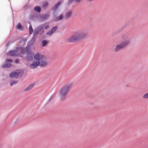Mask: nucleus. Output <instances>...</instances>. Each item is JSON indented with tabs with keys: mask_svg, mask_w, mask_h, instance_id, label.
I'll use <instances>...</instances> for the list:
<instances>
[{
	"mask_svg": "<svg viewBox=\"0 0 148 148\" xmlns=\"http://www.w3.org/2000/svg\"><path fill=\"white\" fill-rule=\"evenodd\" d=\"M42 47H45L48 44L47 41L46 40H43L42 42Z\"/></svg>",
	"mask_w": 148,
	"mask_h": 148,
	"instance_id": "obj_14",
	"label": "nucleus"
},
{
	"mask_svg": "<svg viewBox=\"0 0 148 148\" xmlns=\"http://www.w3.org/2000/svg\"><path fill=\"white\" fill-rule=\"evenodd\" d=\"M73 0H69L68 1V4H70L72 3V2Z\"/></svg>",
	"mask_w": 148,
	"mask_h": 148,
	"instance_id": "obj_28",
	"label": "nucleus"
},
{
	"mask_svg": "<svg viewBox=\"0 0 148 148\" xmlns=\"http://www.w3.org/2000/svg\"><path fill=\"white\" fill-rule=\"evenodd\" d=\"M57 27L56 26L53 27L51 29V30L48 31L47 33V34L48 35L51 36V35L56 30Z\"/></svg>",
	"mask_w": 148,
	"mask_h": 148,
	"instance_id": "obj_11",
	"label": "nucleus"
},
{
	"mask_svg": "<svg viewBox=\"0 0 148 148\" xmlns=\"http://www.w3.org/2000/svg\"><path fill=\"white\" fill-rule=\"evenodd\" d=\"M36 40V36L34 35L32 38L28 42L27 45L30 46L33 44Z\"/></svg>",
	"mask_w": 148,
	"mask_h": 148,
	"instance_id": "obj_12",
	"label": "nucleus"
},
{
	"mask_svg": "<svg viewBox=\"0 0 148 148\" xmlns=\"http://www.w3.org/2000/svg\"><path fill=\"white\" fill-rule=\"evenodd\" d=\"M40 26L43 29H47L49 27V25L48 23L42 24Z\"/></svg>",
	"mask_w": 148,
	"mask_h": 148,
	"instance_id": "obj_13",
	"label": "nucleus"
},
{
	"mask_svg": "<svg viewBox=\"0 0 148 148\" xmlns=\"http://www.w3.org/2000/svg\"><path fill=\"white\" fill-rule=\"evenodd\" d=\"M72 14V12L71 11H68L66 14V17L69 18L71 16Z\"/></svg>",
	"mask_w": 148,
	"mask_h": 148,
	"instance_id": "obj_17",
	"label": "nucleus"
},
{
	"mask_svg": "<svg viewBox=\"0 0 148 148\" xmlns=\"http://www.w3.org/2000/svg\"><path fill=\"white\" fill-rule=\"evenodd\" d=\"M56 20H60L61 19H56Z\"/></svg>",
	"mask_w": 148,
	"mask_h": 148,
	"instance_id": "obj_32",
	"label": "nucleus"
},
{
	"mask_svg": "<svg viewBox=\"0 0 148 148\" xmlns=\"http://www.w3.org/2000/svg\"><path fill=\"white\" fill-rule=\"evenodd\" d=\"M12 62L11 60L9 59H7L6 60V63L5 64L2 65V67L4 68H9L11 66V63Z\"/></svg>",
	"mask_w": 148,
	"mask_h": 148,
	"instance_id": "obj_9",
	"label": "nucleus"
},
{
	"mask_svg": "<svg viewBox=\"0 0 148 148\" xmlns=\"http://www.w3.org/2000/svg\"><path fill=\"white\" fill-rule=\"evenodd\" d=\"M34 84H32L29 86L27 87L25 90L24 91H28L30 90L31 88H32V87L34 86Z\"/></svg>",
	"mask_w": 148,
	"mask_h": 148,
	"instance_id": "obj_15",
	"label": "nucleus"
},
{
	"mask_svg": "<svg viewBox=\"0 0 148 148\" xmlns=\"http://www.w3.org/2000/svg\"><path fill=\"white\" fill-rule=\"evenodd\" d=\"M17 83V81L16 80H12L10 82V84L11 86L13 85L16 84Z\"/></svg>",
	"mask_w": 148,
	"mask_h": 148,
	"instance_id": "obj_19",
	"label": "nucleus"
},
{
	"mask_svg": "<svg viewBox=\"0 0 148 148\" xmlns=\"http://www.w3.org/2000/svg\"><path fill=\"white\" fill-rule=\"evenodd\" d=\"M49 14H44L42 16V18H47L49 17Z\"/></svg>",
	"mask_w": 148,
	"mask_h": 148,
	"instance_id": "obj_21",
	"label": "nucleus"
},
{
	"mask_svg": "<svg viewBox=\"0 0 148 148\" xmlns=\"http://www.w3.org/2000/svg\"><path fill=\"white\" fill-rule=\"evenodd\" d=\"M15 62L16 63H19V61L18 60H15Z\"/></svg>",
	"mask_w": 148,
	"mask_h": 148,
	"instance_id": "obj_27",
	"label": "nucleus"
},
{
	"mask_svg": "<svg viewBox=\"0 0 148 148\" xmlns=\"http://www.w3.org/2000/svg\"><path fill=\"white\" fill-rule=\"evenodd\" d=\"M34 10L35 12H40V11L41 9L40 7L37 6L34 8Z\"/></svg>",
	"mask_w": 148,
	"mask_h": 148,
	"instance_id": "obj_18",
	"label": "nucleus"
},
{
	"mask_svg": "<svg viewBox=\"0 0 148 148\" xmlns=\"http://www.w3.org/2000/svg\"><path fill=\"white\" fill-rule=\"evenodd\" d=\"M72 84L69 83L62 87L59 91L58 93L62 100L65 99L69 90L72 87Z\"/></svg>",
	"mask_w": 148,
	"mask_h": 148,
	"instance_id": "obj_3",
	"label": "nucleus"
},
{
	"mask_svg": "<svg viewBox=\"0 0 148 148\" xmlns=\"http://www.w3.org/2000/svg\"><path fill=\"white\" fill-rule=\"evenodd\" d=\"M44 32V29H43L40 26L39 27L38 29H36L34 30V36L36 37V35L38 34H39L40 35H42Z\"/></svg>",
	"mask_w": 148,
	"mask_h": 148,
	"instance_id": "obj_8",
	"label": "nucleus"
},
{
	"mask_svg": "<svg viewBox=\"0 0 148 148\" xmlns=\"http://www.w3.org/2000/svg\"><path fill=\"white\" fill-rule=\"evenodd\" d=\"M63 17V14H61L59 17H56L55 18H62Z\"/></svg>",
	"mask_w": 148,
	"mask_h": 148,
	"instance_id": "obj_25",
	"label": "nucleus"
},
{
	"mask_svg": "<svg viewBox=\"0 0 148 148\" xmlns=\"http://www.w3.org/2000/svg\"><path fill=\"white\" fill-rule=\"evenodd\" d=\"M48 5V3L47 2H45L43 3L42 4V6L43 7H45Z\"/></svg>",
	"mask_w": 148,
	"mask_h": 148,
	"instance_id": "obj_23",
	"label": "nucleus"
},
{
	"mask_svg": "<svg viewBox=\"0 0 148 148\" xmlns=\"http://www.w3.org/2000/svg\"><path fill=\"white\" fill-rule=\"evenodd\" d=\"M7 55L8 56H18L19 55V53L16 51H12L9 52Z\"/></svg>",
	"mask_w": 148,
	"mask_h": 148,
	"instance_id": "obj_10",
	"label": "nucleus"
},
{
	"mask_svg": "<svg viewBox=\"0 0 148 148\" xmlns=\"http://www.w3.org/2000/svg\"><path fill=\"white\" fill-rule=\"evenodd\" d=\"M144 99H147L148 98V93L145 94L143 97Z\"/></svg>",
	"mask_w": 148,
	"mask_h": 148,
	"instance_id": "obj_24",
	"label": "nucleus"
},
{
	"mask_svg": "<svg viewBox=\"0 0 148 148\" xmlns=\"http://www.w3.org/2000/svg\"><path fill=\"white\" fill-rule=\"evenodd\" d=\"M130 38L126 37L124 38L123 41L119 44L117 45L114 49L116 52H117L119 50L126 47L130 42Z\"/></svg>",
	"mask_w": 148,
	"mask_h": 148,
	"instance_id": "obj_4",
	"label": "nucleus"
},
{
	"mask_svg": "<svg viewBox=\"0 0 148 148\" xmlns=\"http://www.w3.org/2000/svg\"><path fill=\"white\" fill-rule=\"evenodd\" d=\"M31 18H36L35 15H34L33 17H31Z\"/></svg>",
	"mask_w": 148,
	"mask_h": 148,
	"instance_id": "obj_29",
	"label": "nucleus"
},
{
	"mask_svg": "<svg viewBox=\"0 0 148 148\" xmlns=\"http://www.w3.org/2000/svg\"><path fill=\"white\" fill-rule=\"evenodd\" d=\"M17 29H21L22 27L20 23H19L17 26Z\"/></svg>",
	"mask_w": 148,
	"mask_h": 148,
	"instance_id": "obj_22",
	"label": "nucleus"
},
{
	"mask_svg": "<svg viewBox=\"0 0 148 148\" xmlns=\"http://www.w3.org/2000/svg\"><path fill=\"white\" fill-rule=\"evenodd\" d=\"M93 0H87V1L89 2H91Z\"/></svg>",
	"mask_w": 148,
	"mask_h": 148,
	"instance_id": "obj_31",
	"label": "nucleus"
},
{
	"mask_svg": "<svg viewBox=\"0 0 148 148\" xmlns=\"http://www.w3.org/2000/svg\"><path fill=\"white\" fill-rule=\"evenodd\" d=\"M75 1L77 3H79V2L81 0H75Z\"/></svg>",
	"mask_w": 148,
	"mask_h": 148,
	"instance_id": "obj_30",
	"label": "nucleus"
},
{
	"mask_svg": "<svg viewBox=\"0 0 148 148\" xmlns=\"http://www.w3.org/2000/svg\"><path fill=\"white\" fill-rule=\"evenodd\" d=\"M23 73L22 70L17 69L11 72L9 74V76L11 78H18L21 77Z\"/></svg>",
	"mask_w": 148,
	"mask_h": 148,
	"instance_id": "obj_5",
	"label": "nucleus"
},
{
	"mask_svg": "<svg viewBox=\"0 0 148 148\" xmlns=\"http://www.w3.org/2000/svg\"><path fill=\"white\" fill-rule=\"evenodd\" d=\"M34 58V60L32 63L29 66L31 69H34L38 65L41 67H45L47 65L48 63L45 57L43 55H40L38 53H36Z\"/></svg>",
	"mask_w": 148,
	"mask_h": 148,
	"instance_id": "obj_1",
	"label": "nucleus"
},
{
	"mask_svg": "<svg viewBox=\"0 0 148 148\" xmlns=\"http://www.w3.org/2000/svg\"><path fill=\"white\" fill-rule=\"evenodd\" d=\"M29 34H32L33 32V30L32 29V26L30 24H29Z\"/></svg>",
	"mask_w": 148,
	"mask_h": 148,
	"instance_id": "obj_16",
	"label": "nucleus"
},
{
	"mask_svg": "<svg viewBox=\"0 0 148 148\" xmlns=\"http://www.w3.org/2000/svg\"><path fill=\"white\" fill-rule=\"evenodd\" d=\"M54 97V94L52 95L51 96V97H50L49 99V100L47 101V103H49L50 101L52 100L53 98Z\"/></svg>",
	"mask_w": 148,
	"mask_h": 148,
	"instance_id": "obj_20",
	"label": "nucleus"
},
{
	"mask_svg": "<svg viewBox=\"0 0 148 148\" xmlns=\"http://www.w3.org/2000/svg\"><path fill=\"white\" fill-rule=\"evenodd\" d=\"M61 3V2L60 1L56 4L53 7L52 9L53 10V15L54 17H56L57 15L58 14V11L59 10V5Z\"/></svg>",
	"mask_w": 148,
	"mask_h": 148,
	"instance_id": "obj_7",
	"label": "nucleus"
},
{
	"mask_svg": "<svg viewBox=\"0 0 148 148\" xmlns=\"http://www.w3.org/2000/svg\"><path fill=\"white\" fill-rule=\"evenodd\" d=\"M27 39L26 38H24L23 39H21V42H22V41H23L24 42H26L27 41Z\"/></svg>",
	"mask_w": 148,
	"mask_h": 148,
	"instance_id": "obj_26",
	"label": "nucleus"
},
{
	"mask_svg": "<svg viewBox=\"0 0 148 148\" xmlns=\"http://www.w3.org/2000/svg\"><path fill=\"white\" fill-rule=\"evenodd\" d=\"M87 36V32L83 30H78L75 32L73 35L68 38L67 41L69 42L79 41L84 39Z\"/></svg>",
	"mask_w": 148,
	"mask_h": 148,
	"instance_id": "obj_2",
	"label": "nucleus"
},
{
	"mask_svg": "<svg viewBox=\"0 0 148 148\" xmlns=\"http://www.w3.org/2000/svg\"><path fill=\"white\" fill-rule=\"evenodd\" d=\"M22 50H23V52H27V56L26 59L27 61L32 60L34 56L33 53L30 51L29 50V48L27 47L25 49L23 48H21Z\"/></svg>",
	"mask_w": 148,
	"mask_h": 148,
	"instance_id": "obj_6",
	"label": "nucleus"
}]
</instances>
